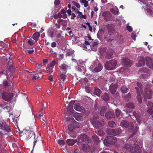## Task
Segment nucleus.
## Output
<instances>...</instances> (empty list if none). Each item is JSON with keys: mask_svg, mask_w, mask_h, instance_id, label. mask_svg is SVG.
<instances>
[{"mask_svg": "<svg viewBox=\"0 0 153 153\" xmlns=\"http://www.w3.org/2000/svg\"><path fill=\"white\" fill-rule=\"evenodd\" d=\"M60 3V1L59 0H55L54 2V5L56 6L59 5Z\"/></svg>", "mask_w": 153, "mask_h": 153, "instance_id": "obj_56", "label": "nucleus"}, {"mask_svg": "<svg viewBox=\"0 0 153 153\" xmlns=\"http://www.w3.org/2000/svg\"><path fill=\"white\" fill-rule=\"evenodd\" d=\"M65 74L61 73V74L60 76V77L62 81H64L65 80L67 76Z\"/></svg>", "mask_w": 153, "mask_h": 153, "instance_id": "obj_40", "label": "nucleus"}, {"mask_svg": "<svg viewBox=\"0 0 153 153\" xmlns=\"http://www.w3.org/2000/svg\"><path fill=\"white\" fill-rule=\"evenodd\" d=\"M56 32L57 33L56 34V36L57 39H58L62 36H61V35L62 32V31H56Z\"/></svg>", "mask_w": 153, "mask_h": 153, "instance_id": "obj_45", "label": "nucleus"}, {"mask_svg": "<svg viewBox=\"0 0 153 153\" xmlns=\"http://www.w3.org/2000/svg\"><path fill=\"white\" fill-rule=\"evenodd\" d=\"M33 73H35L34 75H33L32 79L33 80H36L39 78L41 79L42 78L43 76V74L42 72H38V71H36L33 72ZM32 75V74H31Z\"/></svg>", "mask_w": 153, "mask_h": 153, "instance_id": "obj_16", "label": "nucleus"}, {"mask_svg": "<svg viewBox=\"0 0 153 153\" xmlns=\"http://www.w3.org/2000/svg\"><path fill=\"white\" fill-rule=\"evenodd\" d=\"M102 93L100 89L97 87H95L94 88V93L95 95L97 96L100 97V94Z\"/></svg>", "mask_w": 153, "mask_h": 153, "instance_id": "obj_31", "label": "nucleus"}, {"mask_svg": "<svg viewBox=\"0 0 153 153\" xmlns=\"http://www.w3.org/2000/svg\"><path fill=\"white\" fill-rule=\"evenodd\" d=\"M105 116L107 119L114 118L115 117L114 112L112 111H108L105 113Z\"/></svg>", "mask_w": 153, "mask_h": 153, "instance_id": "obj_21", "label": "nucleus"}, {"mask_svg": "<svg viewBox=\"0 0 153 153\" xmlns=\"http://www.w3.org/2000/svg\"><path fill=\"white\" fill-rule=\"evenodd\" d=\"M109 87V90L110 92L112 94H115L116 91L118 87L117 82H114V83H112Z\"/></svg>", "mask_w": 153, "mask_h": 153, "instance_id": "obj_14", "label": "nucleus"}, {"mask_svg": "<svg viewBox=\"0 0 153 153\" xmlns=\"http://www.w3.org/2000/svg\"><path fill=\"white\" fill-rule=\"evenodd\" d=\"M59 67L61 70L60 72L64 74H66L67 70L71 69V66L66 62L61 64L59 65Z\"/></svg>", "mask_w": 153, "mask_h": 153, "instance_id": "obj_11", "label": "nucleus"}, {"mask_svg": "<svg viewBox=\"0 0 153 153\" xmlns=\"http://www.w3.org/2000/svg\"><path fill=\"white\" fill-rule=\"evenodd\" d=\"M108 124L109 126L111 127H113L115 126V123L113 121H109L108 122Z\"/></svg>", "mask_w": 153, "mask_h": 153, "instance_id": "obj_43", "label": "nucleus"}, {"mask_svg": "<svg viewBox=\"0 0 153 153\" xmlns=\"http://www.w3.org/2000/svg\"><path fill=\"white\" fill-rule=\"evenodd\" d=\"M77 142V140L73 139H69L67 140V144L70 146L74 145Z\"/></svg>", "mask_w": 153, "mask_h": 153, "instance_id": "obj_29", "label": "nucleus"}, {"mask_svg": "<svg viewBox=\"0 0 153 153\" xmlns=\"http://www.w3.org/2000/svg\"><path fill=\"white\" fill-rule=\"evenodd\" d=\"M78 139L79 143H81L83 142L89 143V138L88 136L83 134H80L78 137Z\"/></svg>", "mask_w": 153, "mask_h": 153, "instance_id": "obj_13", "label": "nucleus"}, {"mask_svg": "<svg viewBox=\"0 0 153 153\" xmlns=\"http://www.w3.org/2000/svg\"><path fill=\"white\" fill-rule=\"evenodd\" d=\"M48 62V60L47 59H44L43 61V63L44 65H46Z\"/></svg>", "mask_w": 153, "mask_h": 153, "instance_id": "obj_60", "label": "nucleus"}, {"mask_svg": "<svg viewBox=\"0 0 153 153\" xmlns=\"http://www.w3.org/2000/svg\"><path fill=\"white\" fill-rule=\"evenodd\" d=\"M126 105L127 108H134L135 107V105L132 102H129L126 103Z\"/></svg>", "mask_w": 153, "mask_h": 153, "instance_id": "obj_38", "label": "nucleus"}, {"mask_svg": "<svg viewBox=\"0 0 153 153\" xmlns=\"http://www.w3.org/2000/svg\"><path fill=\"white\" fill-rule=\"evenodd\" d=\"M56 43L55 42H53L51 44V46L52 47H55L56 46Z\"/></svg>", "mask_w": 153, "mask_h": 153, "instance_id": "obj_61", "label": "nucleus"}, {"mask_svg": "<svg viewBox=\"0 0 153 153\" xmlns=\"http://www.w3.org/2000/svg\"><path fill=\"white\" fill-rule=\"evenodd\" d=\"M98 116H94L93 118H91L90 119V121L94 128L96 127H101L102 126V123L98 121H97V120L99 118Z\"/></svg>", "mask_w": 153, "mask_h": 153, "instance_id": "obj_7", "label": "nucleus"}, {"mask_svg": "<svg viewBox=\"0 0 153 153\" xmlns=\"http://www.w3.org/2000/svg\"><path fill=\"white\" fill-rule=\"evenodd\" d=\"M92 138L94 141L96 143H98L99 142V140L97 136L95 134H94L92 136Z\"/></svg>", "mask_w": 153, "mask_h": 153, "instance_id": "obj_39", "label": "nucleus"}, {"mask_svg": "<svg viewBox=\"0 0 153 153\" xmlns=\"http://www.w3.org/2000/svg\"><path fill=\"white\" fill-rule=\"evenodd\" d=\"M56 42L59 45H62L65 42V39L63 36L57 39Z\"/></svg>", "mask_w": 153, "mask_h": 153, "instance_id": "obj_32", "label": "nucleus"}, {"mask_svg": "<svg viewBox=\"0 0 153 153\" xmlns=\"http://www.w3.org/2000/svg\"><path fill=\"white\" fill-rule=\"evenodd\" d=\"M116 115L117 117H118L120 113V110L118 109L115 110Z\"/></svg>", "mask_w": 153, "mask_h": 153, "instance_id": "obj_53", "label": "nucleus"}, {"mask_svg": "<svg viewBox=\"0 0 153 153\" xmlns=\"http://www.w3.org/2000/svg\"><path fill=\"white\" fill-rule=\"evenodd\" d=\"M102 66L101 64L99 63L97 66L94 69V71L95 72H98L102 70Z\"/></svg>", "mask_w": 153, "mask_h": 153, "instance_id": "obj_34", "label": "nucleus"}, {"mask_svg": "<svg viewBox=\"0 0 153 153\" xmlns=\"http://www.w3.org/2000/svg\"><path fill=\"white\" fill-rule=\"evenodd\" d=\"M112 13L115 15H118L119 13V10L118 9L116 10H115L114 9L112 8L111 10Z\"/></svg>", "mask_w": 153, "mask_h": 153, "instance_id": "obj_46", "label": "nucleus"}, {"mask_svg": "<svg viewBox=\"0 0 153 153\" xmlns=\"http://www.w3.org/2000/svg\"><path fill=\"white\" fill-rule=\"evenodd\" d=\"M107 109V107L105 106H103L100 107L98 111V113L102 116H105V112Z\"/></svg>", "mask_w": 153, "mask_h": 153, "instance_id": "obj_18", "label": "nucleus"}, {"mask_svg": "<svg viewBox=\"0 0 153 153\" xmlns=\"http://www.w3.org/2000/svg\"><path fill=\"white\" fill-rule=\"evenodd\" d=\"M117 64V62L115 60H111L106 62L105 67L108 70H113L115 68Z\"/></svg>", "mask_w": 153, "mask_h": 153, "instance_id": "obj_4", "label": "nucleus"}, {"mask_svg": "<svg viewBox=\"0 0 153 153\" xmlns=\"http://www.w3.org/2000/svg\"><path fill=\"white\" fill-rule=\"evenodd\" d=\"M146 61L147 66L150 68H153V61L151 58L149 57H146Z\"/></svg>", "mask_w": 153, "mask_h": 153, "instance_id": "obj_22", "label": "nucleus"}, {"mask_svg": "<svg viewBox=\"0 0 153 153\" xmlns=\"http://www.w3.org/2000/svg\"><path fill=\"white\" fill-rule=\"evenodd\" d=\"M22 132L25 134L27 140H28L33 135H34V133L32 128L29 129L24 130Z\"/></svg>", "mask_w": 153, "mask_h": 153, "instance_id": "obj_12", "label": "nucleus"}, {"mask_svg": "<svg viewBox=\"0 0 153 153\" xmlns=\"http://www.w3.org/2000/svg\"><path fill=\"white\" fill-rule=\"evenodd\" d=\"M131 94L130 93H129L127 95L124 97L125 100L127 101H128L129 99L131 98Z\"/></svg>", "mask_w": 153, "mask_h": 153, "instance_id": "obj_47", "label": "nucleus"}, {"mask_svg": "<svg viewBox=\"0 0 153 153\" xmlns=\"http://www.w3.org/2000/svg\"><path fill=\"white\" fill-rule=\"evenodd\" d=\"M101 98L105 101H108L110 99L109 95L108 93L105 92L102 94L101 96Z\"/></svg>", "mask_w": 153, "mask_h": 153, "instance_id": "obj_28", "label": "nucleus"}, {"mask_svg": "<svg viewBox=\"0 0 153 153\" xmlns=\"http://www.w3.org/2000/svg\"><path fill=\"white\" fill-rule=\"evenodd\" d=\"M121 62L122 64L125 67H130L132 64V61L126 58L122 59Z\"/></svg>", "mask_w": 153, "mask_h": 153, "instance_id": "obj_15", "label": "nucleus"}, {"mask_svg": "<svg viewBox=\"0 0 153 153\" xmlns=\"http://www.w3.org/2000/svg\"><path fill=\"white\" fill-rule=\"evenodd\" d=\"M27 42L30 45H32L33 44V40H28L27 41Z\"/></svg>", "mask_w": 153, "mask_h": 153, "instance_id": "obj_59", "label": "nucleus"}, {"mask_svg": "<svg viewBox=\"0 0 153 153\" xmlns=\"http://www.w3.org/2000/svg\"><path fill=\"white\" fill-rule=\"evenodd\" d=\"M53 68L51 67H49L48 65V67L46 68V70L48 73L50 74H51L53 72Z\"/></svg>", "mask_w": 153, "mask_h": 153, "instance_id": "obj_42", "label": "nucleus"}, {"mask_svg": "<svg viewBox=\"0 0 153 153\" xmlns=\"http://www.w3.org/2000/svg\"><path fill=\"white\" fill-rule=\"evenodd\" d=\"M58 63V61L57 59H54L51 60L49 62V63L48 64V66L51 68H53L54 66Z\"/></svg>", "mask_w": 153, "mask_h": 153, "instance_id": "obj_27", "label": "nucleus"}, {"mask_svg": "<svg viewBox=\"0 0 153 153\" xmlns=\"http://www.w3.org/2000/svg\"><path fill=\"white\" fill-rule=\"evenodd\" d=\"M147 105L149 108L147 111L150 115H152L153 113V104L151 102H149V103Z\"/></svg>", "mask_w": 153, "mask_h": 153, "instance_id": "obj_23", "label": "nucleus"}, {"mask_svg": "<svg viewBox=\"0 0 153 153\" xmlns=\"http://www.w3.org/2000/svg\"><path fill=\"white\" fill-rule=\"evenodd\" d=\"M74 52L73 51L69 50L66 54V56H69L74 57Z\"/></svg>", "mask_w": 153, "mask_h": 153, "instance_id": "obj_37", "label": "nucleus"}, {"mask_svg": "<svg viewBox=\"0 0 153 153\" xmlns=\"http://www.w3.org/2000/svg\"><path fill=\"white\" fill-rule=\"evenodd\" d=\"M0 129L4 131V134L7 137L12 136L13 134L11 129L3 120L0 121Z\"/></svg>", "mask_w": 153, "mask_h": 153, "instance_id": "obj_1", "label": "nucleus"}, {"mask_svg": "<svg viewBox=\"0 0 153 153\" xmlns=\"http://www.w3.org/2000/svg\"><path fill=\"white\" fill-rule=\"evenodd\" d=\"M120 126L125 128H128L131 130L134 128V125L132 123H129L126 120H123L120 123Z\"/></svg>", "mask_w": 153, "mask_h": 153, "instance_id": "obj_8", "label": "nucleus"}, {"mask_svg": "<svg viewBox=\"0 0 153 153\" xmlns=\"http://www.w3.org/2000/svg\"><path fill=\"white\" fill-rule=\"evenodd\" d=\"M89 148V146L87 144H83L81 145V149L84 152H87Z\"/></svg>", "mask_w": 153, "mask_h": 153, "instance_id": "obj_33", "label": "nucleus"}, {"mask_svg": "<svg viewBox=\"0 0 153 153\" xmlns=\"http://www.w3.org/2000/svg\"><path fill=\"white\" fill-rule=\"evenodd\" d=\"M67 12L68 13V15H71V11L70 9H69L68 10H67Z\"/></svg>", "mask_w": 153, "mask_h": 153, "instance_id": "obj_63", "label": "nucleus"}, {"mask_svg": "<svg viewBox=\"0 0 153 153\" xmlns=\"http://www.w3.org/2000/svg\"><path fill=\"white\" fill-rule=\"evenodd\" d=\"M106 133L110 135L116 136L120 134L121 131L120 128L112 129L110 128H107L105 131Z\"/></svg>", "mask_w": 153, "mask_h": 153, "instance_id": "obj_5", "label": "nucleus"}, {"mask_svg": "<svg viewBox=\"0 0 153 153\" xmlns=\"http://www.w3.org/2000/svg\"><path fill=\"white\" fill-rule=\"evenodd\" d=\"M75 119H76V120L78 121L81 120V117H79L77 115H75Z\"/></svg>", "mask_w": 153, "mask_h": 153, "instance_id": "obj_57", "label": "nucleus"}, {"mask_svg": "<svg viewBox=\"0 0 153 153\" xmlns=\"http://www.w3.org/2000/svg\"><path fill=\"white\" fill-rule=\"evenodd\" d=\"M146 10L150 16L153 17V12L150 8H148L146 9Z\"/></svg>", "mask_w": 153, "mask_h": 153, "instance_id": "obj_44", "label": "nucleus"}, {"mask_svg": "<svg viewBox=\"0 0 153 153\" xmlns=\"http://www.w3.org/2000/svg\"><path fill=\"white\" fill-rule=\"evenodd\" d=\"M138 66H143L145 64V59L143 57H141L138 62Z\"/></svg>", "mask_w": 153, "mask_h": 153, "instance_id": "obj_35", "label": "nucleus"}, {"mask_svg": "<svg viewBox=\"0 0 153 153\" xmlns=\"http://www.w3.org/2000/svg\"><path fill=\"white\" fill-rule=\"evenodd\" d=\"M106 81L108 83H114V82H117L116 80H115L114 78L112 75H108Z\"/></svg>", "mask_w": 153, "mask_h": 153, "instance_id": "obj_24", "label": "nucleus"}, {"mask_svg": "<svg viewBox=\"0 0 153 153\" xmlns=\"http://www.w3.org/2000/svg\"><path fill=\"white\" fill-rule=\"evenodd\" d=\"M131 37L134 40H136V36L135 34H132L131 35Z\"/></svg>", "mask_w": 153, "mask_h": 153, "instance_id": "obj_62", "label": "nucleus"}, {"mask_svg": "<svg viewBox=\"0 0 153 153\" xmlns=\"http://www.w3.org/2000/svg\"><path fill=\"white\" fill-rule=\"evenodd\" d=\"M40 36V33L38 32H36L33 34L32 38L35 41V42H36L38 40Z\"/></svg>", "mask_w": 153, "mask_h": 153, "instance_id": "obj_30", "label": "nucleus"}, {"mask_svg": "<svg viewBox=\"0 0 153 153\" xmlns=\"http://www.w3.org/2000/svg\"><path fill=\"white\" fill-rule=\"evenodd\" d=\"M44 111L43 109H41L40 111V112L41 113L40 114H39L38 115H37V118H41L42 116H43V112Z\"/></svg>", "mask_w": 153, "mask_h": 153, "instance_id": "obj_51", "label": "nucleus"}, {"mask_svg": "<svg viewBox=\"0 0 153 153\" xmlns=\"http://www.w3.org/2000/svg\"><path fill=\"white\" fill-rule=\"evenodd\" d=\"M99 127H96L94 128H95V132L100 136H103L105 134V133L102 129L99 128Z\"/></svg>", "mask_w": 153, "mask_h": 153, "instance_id": "obj_25", "label": "nucleus"}, {"mask_svg": "<svg viewBox=\"0 0 153 153\" xmlns=\"http://www.w3.org/2000/svg\"><path fill=\"white\" fill-rule=\"evenodd\" d=\"M75 128L76 126L74 125L70 124L68 126V129L70 132L73 131Z\"/></svg>", "mask_w": 153, "mask_h": 153, "instance_id": "obj_41", "label": "nucleus"}, {"mask_svg": "<svg viewBox=\"0 0 153 153\" xmlns=\"http://www.w3.org/2000/svg\"><path fill=\"white\" fill-rule=\"evenodd\" d=\"M113 53V50L111 48H109L105 51V56L108 59L112 58Z\"/></svg>", "mask_w": 153, "mask_h": 153, "instance_id": "obj_19", "label": "nucleus"}, {"mask_svg": "<svg viewBox=\"0 0 153 153\" xmlns=\"http://www.w3.org/2000/svg\"><path fill=\"white\" fill-rule=\"evenodd\" d=\"M127 30L130 32H131L132 30V27L130 26H127Z\"/></svg>", "mask_w": 153, "mask_h": 153, "instance_id": "obj_58", "label": "nucleus"}, {"mask_svg": "<svg viewBox=\"0 0 153 153\" xmlns=\"http://www.w3.org/2000/svg\"><path fill=\"white\" fill-rule=\"evenodd\" d=\"M117 141V138L113 136L107 137L104 140V142L105 144L113 145Z\"/></svg>", "mask_w": 153, "mask_h": 153, "instance_id": "obj_6", "label": "nucleus"}, {"mask_svg": "<svg viewBox=\"0 0 153 153\" xmlns=\"http://www.w3.org/2000/svg\"><path fill=\"white\" fill-rule=\"evenodd\" d=\"M4 110H5L6 112H10V107L7 105L6 106L3 108Z\"/></svg>", "mask_w": 153, "mask_h": 153, "instance_id": "obj_49", "label": "nucleus"}, {"mask_svg": "<svg viewBox=\"0 0 153 153\" xmlns=\"http://www.w3.org/2000/svg\"><path fill=\"white\" fill-rule=\"evenodd\" d=\"M72 3H73V4L75 5L78 8H80V4L77 2L73 1H72Z\"/></svg>", "mask_w": 153, "mask_h": 153, "instance_id": "obj_52", "label": "nucleus"}, {"mask_svg": "<svg viewBox=\"0 0 153 153\" xmlns=\"http://www.w3.org/2000/svg\"><path fill=\"white\" fill-rule=\"evenodd\" d=\"M0 95L2 99L7 102L11 101L14 97L13 94L8 91L0 90Z\"/></svg>", "mask_w": 153, "mask_h": 153, "instance_id": "obj_2", "label": "nucleus"}, {"mask_svg": "<svg viewBox=\"0 0 153 153\" xmlns=\"http://www.w3.org/2000/svg\"><path fill=\"white\" fill-rule=\"evenodd\" d=\"M150 86V85L149 84H147L146 86L145 94L144 96L145 98H147L148 99H150L151 98L152 91V90L149 88Z\"/></svg>", "mask_w": 153, "mask_h": 153, "instance_id": "obj_10", "label": "nucleus"}, {"mask_svg": "<svg viewBox=\"0 0 153 153\" xmlns=\"http://www.w3.org/2000/svg\"><path fill=\"white\" fill-rule=\"evenodd\" d=\"M7 72L6 73H4L6 75L10 74L13 72L15 69V67L14 66L12 61L9 60L7 68Z\"/></svg>", "mask_w": 153, "mask_h": 153, "instance_id": "obj_9", "label": "nucleus"}, {"mask_svg": "<svg viewBox=\"0 0 153 153\" xmlns=\"http://www.w3.org/2000/svg\"><path fill=\"white\" fill-rule=\"evenodd\" d=\"M137 87H135V89L137 92V98L138 102L139 103L142 102V100L140 93L142 94L143 87L141 84L139 82H137Z\"/></svg>", "mask_w": 153, "mask_h": 153, "instance_id": "obj_3", "label": "nucleus"}, {"mask_svg": "<svg viewBox=\"0 0 153 153\" xmlns=\"http://www.w3.org/2000/svg\"><path fill=\"white\" fill-rule=\"evenodd\" d=\"M3 84L4 86L6 87L8 86L9 85L8 82L6 80H5L3 81Z\"/></svg>", "mask_w": 153, "mask_h": 153, "instance_id": "obj_55", "label": "nucleus"}, {"mask_svg": "<svg viewBox=\"0 0 153 153\" xmlns=\"http://www.w3.org/2000/svg\"><path fill=\"white\" fill-rule=\"evenodd\" d=\"M59 57L60 59H62L64 58V55L63 54H59Z\"/></svg>", "mask_w": 153, "mask_h": 153, "instance_id": "obj_64", "label": "nucleus"}, {"mask_svg": "<svg viewBox=\"0 0 153 153\" xmlns=\"http://www.w3.org/2000/svg\"><path fill=\"white\" fill-rule=\"evenodd\" d=\"M58 143L60 146H64L65 144L64 141L62 140H59L58 141Z\"/></svg>", "mask_w": 153, "mask_h": 153, "instance_id": "obj_50", "label": "nucleus"}, {"mask_svg": "<svg viewBox=\"0 0 153 153\" xmlns=\"http://www.w3.org/2000/svg\"><path fill=\"white\" fill-rule=\"evenodd\" d=\"M74 103H75V102H74V101H71L70 104H69V105L68 106V108H71L73 109V106L72 105Z\"/></svg>", "mask_w": 153, "mask_h": 153, "instance_id": "obj_54", "label": "nucleus"}, {"mask_svg": "<svg viewBox=\"0 0 153 153\" xmlns=\"http://www.w3.org/2000/svg\"><path fill=\"white\" fill-rule=\"evenodd\" d=\"M132 147V146L131 145L126 144L124 146L123 149L125 151V152H131Z\"/></svg>", "mask_w": 153, "mask_h": 153, "instance_id": "obj_26", "label": "nucleus"}, {"mask_svg": "<svg viewBox=\"0 0 153 153\" xmlns=\"http://www.w3.org/2000/svg\"><path fill=\"white\" fill-rule=\"evenodd\" d=\"M130 152L131 153H141V150L138 145L134 144Z\"/></svg>", "mask_w": 153, "mask_h": 153, "instance_id": "obj_17", "label": "nucleus"}, {"mask_svg": "<svg viewBox=\"0 0 153 153\" xmlns=\"http://www.w3.org/2000/svg\"><path fill=\"white\" fill-rule=\"evenodd\" d=\"M74 108L76 110L82 113L84 112L85 111L84 108L81 106L80 104L79 103H75L74 105Z\"/></svg>", "mask_w": 153, "mask_h": 153, "instance_id": "obj_20", "label": "nucleus"}, {"mask_svg": "<svg viewBox=\"0 0 153 153\" xmlns=\"http://www.w3.org/2000/svg\"><path fill=\"white\" fill-rule=\"evenodd\" d=\"M54 18L55 19H57L58 18H61L62 17V15L59 12L57 14H55L54 16Z\"/></svg>", "mask_w": 153, "mask_h": 153, "instance_id": "obj_48", "label": "nucleus"}, {"mask_svg": "<svg viewBox=\"0 0 153 153\" xmlns=\"http://www.w3.org/2000/svg\"><path fill=\"white\" fill-rule=\"evenodd\" d=\"M121 90L123 93H126L128 92V89L125 85H123L121 88Z\"/></svg>", "mask_w": 153, "mask_h": 153, "instance_id": "obj_36", "label": "nucleus"}]
</instances>
